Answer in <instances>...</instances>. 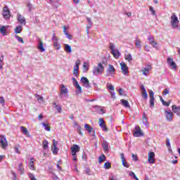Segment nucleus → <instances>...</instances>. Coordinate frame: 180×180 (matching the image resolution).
<instances>
[{
    "label": "nucleus",
    "mask_w": 180,
    "mask_h": 180,
    "mask_svg": "<svg viewBox=\"0 0 180 180\" xmlns=\"http://www.w3.org/2000/svg\"><path fill=\"white\" fill-rule=\"evenodd\" d=\"M133 134L134 137H141L144 136V133H143L141 128L139 126L135 127V131L133 132Z\"/></svg>",
    "instance_id": "5"
},
{
    "label": "nucleus",
    "mask_w": 180,
    "mask_h": 180,
    "mask_svg": "<svg viewBox=\"0 0 180 180\" xmlns=\"http://www.w3.org/2000/svg\"><path fill=\"white\" fill-rule=\"evenodd\" d=\"M53 105H54V108L58 112V113H61V110H62L61 107L57 105V103H54Z\"/></svg>",
    "instance_id": "40"
},
{
    "label": "nucleus",
    "mask_w": 180,
    "mask_h": 180,
    "mask_svg": "<svg viewBox=\"0 0 180 180\" xmlns=\"http://www.w3.org/2000/svg\"><path fill=\"white\" fill-rule=\"evenodd\" d=\"M148 162L149 164H155V153L154 152L148 153Z\"/></svg>",
    "instance_id": "8"
},
{
    "label": "nucleus",
    "mask_w": 180,
    "mask_h": 180,
    "mask_svg": "<svg viewBox=\"0 0 180 180\" xmlns=\"http://www.w3.org/2000/svg\"><path fill=\"white\" fill-rule=\"evenodd\" d=\"M77 133L80 135L82 136V128L81 126L78 125L77 126Z\"/></svg>",
    "instance_id": "46"
},
{
    "label": "nucleus",
    "mask_w": 180,
    "mask_h": 180,
    "mask_svg": "<svg viewBox=\"0 0 180 180\" xmlns=\"http://www.w3.org/2000/svg\"><path fill=\"white\" fill-rule=\"evenodd\" d=\"M2 105V106H5V98L4 97L0 96V105Z\"/></svg>",
    "instance_id": "52"
},
{
    "label": "nucleus",
    "mask_w": 180,
    "mask_h": 180,
    "mask_svg": "<svg viewBox=\"0 0 180 180\" xmlns=\"http://www.w3.org/2000/svg\"><path fill=\"white\" fill-rule=\"evenodd\" d=\"M172 110L174 113L177 115V116H180V105L178 107L176 105H173L172 106Z\"/></svg>",
    "instance_id": "18"
},
{
    "label": "nucleus",
    "mask_w": 180,
    "mask_h": 180,
    "mask_svg": "<svg viewBox=\"0 0 180 180\" xmlns=\"http://www.w3.org/2000/svg\"><path fill=\"white\" fill-rule=\"evenodd\" d=\"M150 44L153 47H157L158 46V44L154 40L150 41Z\"/></svg>",
    "instance_id": "53"
},
{
    "label": "nucleus",
    "mask_w": 180,
    "mask_h": 180,
    "mask_svg": "<svg viewBox=\"0 0 180 180\" xmlns=\"http://www.w3.org/2000/svg\"><path fill=\"white\" fill-rule=\"evenodd\" d=\"M73 74L75 77H78V75H79V73L78 70H73Z\"/></svg>",
    "instance_id": "62"
},
{
    "label": "nucleus",
    "mask_w": 180,
    "mask_h": 180,
    "mask_svg": "<svg viewBox=\"0 0 180 180\" xmlns=\"http://www.w3.org/2000/svg\"><path fill=\"white\" fill-rule=\"evenodd\" d=\"M65 34L66 35V37L69 39V40H72V35L70 34L68 32H66Z\"/></svg>",
    "instance_id": "55"
},
{
    "label": "nucleus",
    "mask_w": 180,
    "mask_h": 180,
    "mask_svg": "<svg viewBox=\"0 0 180 180\" xmlns=\"http://www.w3.org/2000/svg\"><path fill=\"white\" fill-rule=\"evenodd\" d=\"M42 125L44 126V129L46 131H50L51 128H50V126H49V124H46L45 123H42Z\"/></svg>",
    "instance_id": "42"
},
{
    "label": "nucleus",
    "mask_w": 180,
    "mask_h": 180,
    "mask_svg": "<svg viewBox=\"0 0 180 180\" xmlns=\"http://www.w3.org/2000/svg\"><path fill=\"white\" fill-rule=\"evenodd\" d=\"M135 46L139 49H141V41L140 39H137L135 41Z\"/></svg>",
    "instance_id": "39"
},
{
    "label": "nucleus",
    "mask_w": 180,
    "mask_h": 180,
    "mask_svg": "<svg viewBox=\"0 0 180 180\" xmlns=\"http://www.w3.org/2000/svg\"><path fill=\"white\" fill-rule=\"evenodd\" d=\"M18 169H19V172H21V174H23L25 171V167H23V165L22 163L19 164Z\"/></svg>",
    "instance_id": "37"
},
{
    "label": "nucleus",
    "mask_w": 180,
    "mask_h": 180,
    "mask_svg": "<svg viewBox=\"0 0 180 180\" xmlns=\"http://www.w3.org/2000/svg\"><path fill=\"white\" fill-rule=\"evenodd\" d=\"M20 129L23 133V134H25L27 137H30V135L29 134V131H27V129L25 127L21 126Z\"/></svg>",
    "instance_id": "26"
},
{
    "label": "nucleus",
    "mask_w": 180,
    "mask_h": 180,
    "mask_svg": "<svg viewBox=\"0 0 180 180\" xmlns=\"http://www.w3.org/2000/svg\"><path fill=\"white\" fill-rule=\"evenodd\" d=\"M72 155H77V153H79L81 148L78 145H73L71 148Z\"/></svg>",
    "instance_id": "13"
},
{
    "label": "nucleus",
    "mask_w": 180,
    "mask_h": 180,
    "mask_svg": "<svg viewBox=\"0 0 180 180\" xmlns=\"http://www.w3.org/2000/svg\"><path fill=\"white\" fill-rule=\"evenodd\" d=\"M52 41H58V38L56 36V33L53 34L52 36Z\"/></svg>",
    "instance_id": "51"
},
{
    "label": "nucleus",
    "mask_w": 180,
    "mask_h": 180,
    "mask_svg": "<svg viewBox=\"0 0 180 180\" xmlns=\"http://www.w3.org/2000/svg\"><path fill=\"white\" fill-rule=\"evenodd\" d=\"M132 158L134 161H139V157L136 155L132 154Z\"/></svg>",
    "instance_id": "57"
},
{
    "label": "nucleus",
    "mask_w": 180,
    "mask_h": 180,
    "mask_svg": "<svg viewBox=\"0 0 180 180\" xmlns=\"http://www.w3.org/2000/svg\"><path fill=\"white\" fill-rule=\"evenodd\" d=\"M150 108H154V98H150L149 101Z\"/></svg>",
    "instance_id": "48"
},
{
    "label": "nucleus",
    "mask_w": 180,
    "mask_h": 180,
    "mask_svg": "<svg viewBox=\"0 0 180 180\" xmlns=\"http://www.w3.org/2000/svg\"><path fill=\"white\" fill-rule=\"evenodd\" d=\"M165 115L166 120H167L168 122H172V120H174V113L171 112V110H165Z\"/></svg>",
    "instance_id": "9"
},
{
    "label": "nucleus",
    "mask_w": 180,
    "mask_h": 180,
    "mask_svg": "<svg viewBox=\"0 0 180 180\" xmlns=\"http://www.w3.org/2000/svg\"><path fill=\"white\" fill-rule=\"evenodd\" d=\"M121 160H122L123 167H125V168H129L130 167V165L126 162V158H124V154L123 153H121Z\"/></svg>",
    "instance_id": "20"
},
{
    "label": "nucleus",
    "mask_w": 180,
    "mask_h": 180,
    "mask_svg": "<svg viewBox=\"0 0 180 180\" xmlns=\"http://www.w3.org/2000/svg\"><path fill=\"white\" fill-rule=\"evenodd\" d=\"M52 179H53V180H60V178H58L57 176H56V175H53V176H52Z\"/></svg>",
    "instance_id": "64"
},
{
    "label": "nucleus",
    "mask_w": 180,
    "mask_h": 180,
    "mask_svg": "<svg viewBox=\"0 0 180 180\" xmlns=\"http://www.w3.org/2000/svg\"><path fill=\"white\" fill-rule=\"evenodd\" d=\"M3 17L4 19H10L11 18V10L8 6H5L3 8Z\"/></svg>",
    "instance_id": "6"
},
{
    "label": "nucleus",
    "mask_w": 180,
    "mask_h": 180,
    "mask_svg": "<svg viewBox=\"0 0 180 180\" xmlns=\"http://www.w3.org/2000/svg\"><path fill=\"white\" fill-rule=\"evenodd\" d=\"M34 161H36V160L32 158L30 159L29 162L30 169L32 171H36V167H34Z\"/></svg>",
    "instance_id": "21"
},
{
    "label": "nucleus",
    "mask_w": 180,
    "mask_h": 180,
    "mask_svg": "<svg viewBox=\"0 0 180 180\" xmlns=\"http://www.w3.org/2000/svg\"><path fill=\"white\" fill-rule=\"evenodd\" d=\"M142 123L145 125V126H148V118L147 117V115H146V113H143V117H142Z\"/></svg>",
    "instance_id": "24"
},
{
    "label": "nucleus",
    "mask_w": 180,
    "mask_h": 180,
    "mask_svg": "<svg viewBox=\"0 0 180 180\" xmlns=\"http://www.w3.org/2000/svg\"><path fill=\"white\" fill-rule=\"evenodd\" d=\"M84 129L88 131V133H92V131H94V128L89 124H84Z\"/></svg>",
    "instance_id": "25"
},
{
    "label": "nucleus",
    "mask_w": 180,
    "mask_h": 180,
    "mask_svg": "<svg viewBox=\"0 0 180 180\" xmlns=\"http://www.w3.org/2000/svg\"><path fill=\"white\" fill-rule=\"evenodd\" d=\"M18 20L21 25H26V20L25 19V17L22 16L20 14L18 15Z\"/></svg>",
    "instance_id": "22"
},
{
    "label": "nucleus",
    "mask_w": 180,
    "mask_h": 180,
    "mask_svg": "<svg viewBox=\"0 0 180 180\" xmlns=\"http://www.w3.org/2000/svg\"><path fill=\"white\" fill-rule=\"evenodd\" d=\"M0 32L1 33V34L3 36H6V29H5V26L3 25L0 27Z\"/></svg>",
    "instance_id": "33"
},
{
    "label": "nucleus",
    "mask_w": 180,
    "mask_h": 180,
    "mask_svg": "<svg viewBox=\"0 0 180 180\" xmlns=\"http://www.w3.org/2000/svg\"><path fill=\"white\" fill-rule=\"evenodd\" d=\"M150 11L152 12L153 15H155V11H154V8L150 7Z\"/></svg>",
    "instance_id": "63"
},
{
    "label": "nucleus",
    "mask_w": 180,
    "mask_h": 180,
    "mask_svg": "<svg viewBox=\"0 0 180 180\" xmlns=\"http://www.w3.org/2000/svg\"><path fill=\"white\" fill-rule=\"evenodd\" d=\"M104 168L105 169H110L112 168V165L109 162H106L104 164Z\"/></svg>",
    "instance_id": "35"
},
{
    "label": "nucleus",
    "mask_w": 180,
    "mask_h": 180,
    "mask_svg": "<svg viewBox=\"0 0 180 180\" xmlns=\"http://www.w3.org/2000/svg\"><path fill=\"white\" fill-rule=\"evenodd\" d=\"M149 96L150 98H154V91H153L152 90H150L149 91Z\"/></svg>",
    "instance_id": "61"
},
{
    "label": "nucleus",
    "mask_w": 180,
    "mask_h": 180,
    "mask_svg": "<svg viewBox=\"0 0 180 180\" xmlns=\"http://www.w3.org/2000/svg\"><path fill=\"white\" fill-rule=\"evenodd\" d=\"M65 51H66V53H71L72 49H71V46L67 44H65Z\"/></svg>",
    "instance_id": "34"
},
{
    "label": "nucleus",
    "mask_w": 180,
    "mask_h": 180,
    "mask_svg": "<svg viewBox=\"0 0 180 180\" xmlns=\"http://www.w3.org/2000/svg\"><path fill=\"white\" fill-rule=\"evenodd\" d=\"M81 82H82L83 85H84V86H89V80L88 79V78L85 77H82L81 78Z\"/></svg>",
    "instance_id": "23"
},
{
    "label": "nucleus",
    "mask_w": 180,
    "mask_h": 180,
    "mask_svg": "<svg viewBox=\"0 0 180 180\" xmlns=\"http://www.w3.org/2000/svg\"><path fill=\"white\" fill-rule=\"evenodd\" d=\"M57 144H58V142L56 141V139L53 140V146L52 148V153L54 155H57L58 154V148H57Z\"/></svg>",
    "instance_id": "14"
},
{
    "label": "nucleus",
    "mask_w": 180,
    "mask_h": 180,
    "mask_svg": "<svg viewBox=\"0 0 180 180\" xmlns=\"http://www.w3.org/2000/svg\"><path fill=\"white\" fill-rule=\"evenodd\" d=\"M107 88L109 91H115V87L109 83L107 84Z\"/></svg>",
    "instance_id": "44"
},
{
    "label": "nucleus",
    "mask_w": 180,
    "mask_h": 180,
    "mask_svg": "<svg viewBox=\"0 0 180 180\" xmlns=\"http://www.w3.org/2000/svg\"><path fill=\"white\" fill-rule=\"evenodd\" d=\"M42 146L43 148H44V150H46V148H49V141H47V140L43 141Z\"/></svg>",
    "instance_id": "36"
},
{
    "label": "nucleus",
    "mask_w": 180,
    "mask_h": 180,
    "mask_svg": "<svg viewBox=\"0 0 180 180\" xmlns=\"http://www.w3.org/2000/svg\"><path fill=\"white\" fill-rule=\"evenodd\" d=\"M125 60H127V61H132L133 60V58L131 57V54L129 53L125 55Z\"/></svg>",
    "instance_id": "38"
},
{
    "label": "nucleus",
    "mask_w": 180,
    "mask_h": 180,
    "mask_svg": "<svg viewBox=\"0 0 180 180\" xmlns=\"http://www.w3.org/2000/svg\"><path fill=\"white\" fill-rule=\"evenodd\" d=\"M81 64V60H77L75 62V67H74V70L78 71L79 70V65Z\"/></svg>",
    "instance_id": "31"
},
{
    "label": "nucleus",
    "mask_w": 180,
    "mask_h": 180,
    "mask_svg": "<svg viewBox=\"0 0 180 180\" xmlns=\"http://www.w3.org/2000/svg\"><path fill=\"white\" fill-rule=\"evenodd\" d=\"M67 29H68V27H67V25H64V26H63V32H64V34H65L66 33H68V32L67 31Z\"/></svg>",
    "instance_id": "59"
},
{
    "label": "nucleus",
    "mask_w": 180,
    "mask_h": 180,
    "mask_svg": "<svg viewBox=\"0 0 180 180\" xmlns=\"http://www.w3.org/2000/svg\"><path fill=\"white\" fill-rule=\"evenodd\" d=\"M28 176L31 180H37V179L36 178V176H34V174H32V173H29L28 174Z\"/></svg>",
    "instance_id": "43"
},
{
    "label": "nucleus",
    "mask_w": 180,
    "mask_h": 180,
    "mask_svg": "<svg viewBox=\"0 0 180 180\" xmlns=\"http://www.w3.org/2000/svg\"><path fill=\"white\" fill-rule=\"evenodd\" d=\"M35 98H37V101L44 102V98H43V96H40L39 94H35Z\"/></svg>",
    "instance_id": "41"
},
{
    "label": "nucleus",
    "mask_w": 180,
    "mask_h": 180,
    "mask_svg": "<svg viewBox=\"0 0 180 180\" xmlns=\"http://www.w3.org/2000/svg\"><path fill=\"white\" fill-rule=\"evenodd\" d=\"M120 66H121V70H122V73L124 75H127V74H129V68H127V65L122 62L120 63Z\"/></svg>",
    "instance_id": "11"
},
{
    "label": "nucleus",
    "mask_w": 180,
    "mask_h": 180,
    "mask_svg": "<svg viewBox=\"0 0 180 180\" xmlns=\"http://www.w3.org/2000/svg\"><path fill=\"white\" fill-rule=\"evenodd\" d=\"M60 164H63V162L61 160H59L56 165V167L59 171H62L63 169L61 168V166H60Z\"/></svg>",
    "instance_id": "47"
},
{
    "label": "nucleus",
    "mask_w": 180,
    "mask_h": 180,
    "mask_svg": "<svg viewBox=\"0 0 180 180\" xmlns=\"http://www.w3.org/2000/svg\"><path fill=\"white\" fill-rule=\"evenodd\" d=\"M142 97L144 98V99H147L148 98V96L147 94V91H142Z\"/></svg>",
    "instance_id": "50"
},
{
    "label": "nucleus",
    "mask_w": 180,
    "mask_h": 180,
    "mask_svg": "<svg viewBox=\"0 0 180 180\" xmlns=\"http://www.w3.org/2000/svg\"><path fill=\"white\" fill-rule=\"evenodd\" d=\"M115 72H116V69H115L113 65H108V69L107 70L108 75H113Z\"/></svg>",
    "instance_id": "16"
},
{
    "label": "nucleus",
    "mask_w": 180,
    "mask_h": 180,
    "mask_svg": "<svg viewBox=\"0 0 180 180\" xmlns=\"http://www.w3.org/2000/svg\"><path fill=\"white\" fill-rule=\"evenodd\" d=\"M53 46H55L57 50H59L60 45H58V41H53Z\"/></svg>",
    "instance_id": "49"
},
{
    "label": "nucleus",
    "mask_w": 180,
    "mask_h": 180,
    "mask_svg": "<svg viewBox=\"0 0 180 180\" xmlns=\"http://www.w3.org/2000/svg\"><path fill=\"white\" fill-rule=\"evenodd\" d=\"M83 70L84 72H88V70H89V65H88V63L84 62L83 64Z\"/></svg>",
    "instance_id": "30"
},
{
    "label": "nucleus",
    "mask_w": 180,
    "mask_h": 180,
    "mask_svg": "<svg viewBox=\"0 0 180 180\" xmlns=\"http://www.w3.org/2000/svg\"><path fill=\"white\" fill-rule=\"evenodd\" d=\"M106 65V62L105 61H102V63H98V65L96 68H94V74L95 75H98V74H102V72H103V71H105V66Z\"/></svg>",
    "instance_id": "1"
},
{
    "label": "nucleus",
    "mask_w": 180,
    "mask_h": 180,
    "mask_svg": "<svg viewBox=\"0 0 180 180\" xmlns=\"http://www.w3.org/2000/svg\"><path fill=\"white\" fill-rule=\"evenodd\" d=\"M86 20H87V22H89V25H87V29H86V32L87 33H89V29H90V27L92 26V20H91V18H89V17H87L86 18Z\"/></svg>",
    "instance_id": "29"
},
{
    "label": "nucleus",
    "mask_w": 180,
    "mask_h": 180,
    "mask_svg": "<svg viewBox=\"0 0 180 180\" xmlns=\"http://www.w3.org/2000/svg\"><path fill=\"white\" fill-rule=\"evenodd\" d=\"M15 33H21L22 32V27L21 26H18L15 28Z\"/></svg>",
    "instance_id": "45"
},
{
    "label": "nucleus",
    "mask_w": 180,
    "mask_h": 180,
    "mask_svg": "<svg viewBox=\"0 0 180 180\" xmlns=\"http://www.w3.org/2000/svg\"><path fill=\"white\" fill-rule=\"evenodd\" d=\"M129 176H132L134 178V179H139V178H137V176H136V174H134V172H131L129 173Z\"/></svg>",
    "instance_id": "54"
},
{
    "label": "nucleus",
    "mask_w": 180,
    "mask_h": 180,
    "mask_svg": "<svg viewBox=\"0 0 180 180\" xmlns=\"http://www.w3.org/2000/svg\"><path fill=\"white\" fill-rule=\"evenodd\" d=\"M166 145L167 146V147H168L169 148H171V143L169 142V139H167Z\"/></svg>",
    "instance_id": "60"
},
{
    "label": "nucleus",
    "mask_w": 180,
    "mask_h": 180,
    "mask_svg": "<svg viewBox=\"0 0 180 180\" xmlns=\"http://www.w3.org/2000/svg\"><path fill=\"white\" fill-rule=\"evenodd\" d=\"M121 103L122 106H124V108H130V104L129 103V101H127V100L122 99Z\"/></svg>",
    "instance_id": "27"
},
{
    "label": "nucleus",
    "mask_w": 180,
    "mask_h": 180,
    "mask_svg": "<svg viewBox=\"0 0 180 180\" xmlns=\"http://www.w3.org/2000/svg\"><path fill=\"white\" fill-rule=\"evenodd\" d=\"M110 49L111 50V54H112L113 57L115 58H119L120 56V52H119V50L115 49V45L113 43L110 44Z\"/></svg>",
    "instance_id": "4"
},
{
    "label": "nucleus",
    "mask_w": 180,
    "mask_h": 180,
    "mask_svg": "<svg viewBox=\"0 0 180 180\" xmlns=\"http://www.w3.org/2000/svg\"><path fill=\"white\" fill-rule=\"evenodd\" d=\"M60 98H63V96H67V94H68V89L65 87V85L64 84H60Z\"/></svg>",
    "instance_id": "7"
},
{
    "label": "nucleus",
    "mask_w": 180,
    "mask_h": 180,
    "mask_svg": "<svg viewBox=\"0 0 180 180\" xmlns=\"http://www.w3.org/2000/svg\"><path fill=\"white\" fill-rule=\"evenodd\" d=\"M170 23L172 29H176V27L179 26V20H178V17L176 16V15H175V13H173L172 15Z\"/></svg>",
    "instance_id": "2"
},
{
    "label": "nucleus",
    "mask_w": 180,
    "mask_h": 180,
    "mask_svg": "<svg viewBox=\"0 0 180 180\" xmlns=\"http://www.w3.org/2000/svg\"><path fill=\"white\" fill-rule=\"evenodd\" d=\"M106 160V156H105L104 154H102L99 158H98V163L102 164L103 161Z\"/></svg>",
    "instance_id": "32"
},
{
    "label": "nucleus",
    "mask_w": 180,
    "mask_h": 180,
    "mask_svg": "<svg viewBox=\"0 0 180 180\" xmlns=\"http://www.w3.org/2000/svg\"><path fill=\"white\" fill-rule=\"evenodd\" d=\"M168 94H169V89H165L162 93V95H168Z\"/></svg>",
    "instance_id": "58"
},
{
    "label": "nucleus",
    "mask_w": 180,
    "mask_h": 180,
    "mask_svg": "<svg viewBox=\"0 0 180 180\" xmlns=\"http://www.w3.org/2000/svg\"><path fill=\"white\" fill-rule=\"evenodd\" d=\"M98 125L104 131H108V127H106V124L105 123V120L103 118H100L98 120Z\"/></svg>",
    "instance_id": "12"
},
{
    "label": "nucleus",
    "mask_w": 180,
    "mask_h": 180,
    "mask_svg": "<svg viewBox=\"0 0 180 180\" xmlns=\"http://www.w3.org/2000/svg\"><path fill=\"white\" fill-rule=\"evenodd\" d=\"M167 64L169 65V67H172L173 70H176V63L174 61V58L168 57Z\"/></svg>",
    "instance_id": "10"
},
{
    "label": "nucleus",
    "mask_w": 180,
    "mask_h": 180,
    "mask_svg": "<svg viewBox=\"0 0 180 180\" xmlns=\"http://www.w3.org/2000/svg\"><path fill=\"white\" fill-rule=\"evenodd\" d=\"M102 147L104 150V151H108L109 150V143L106 141H104L102 143Z\"/></svg>",
    "instance_id": "28"
},
{
    "label": "nucleus",
    "mask_w": 180,
    "mask_h": 180,
    "mask_svg": "<svg viewBox=\"0 0 180 180\" xmlns=\"http://www.w3.org/2000/svg\"><path fill=\"white\" fill-rule=\"evenodd\" d=\"M152 68H153L151 67V65H146L143 69L141 70L143 75H146V76L149 75L150 71H151Z\"/></svg>",
    "instance_id": "15"
},
{
    "label": "nucleus",
    "mask_w": 180,
    "mask_h": 180,
    "mask_svg": "<svg viewBox=\"0 0 180 180\" xmlns=\"http://www.w3.org/2000/svg\"><path fill=\"white\" fill-rule=\"evenodd\" d=\"M0 147L3 150H6L8 147V141L6 140V136L4 135H0Z\"/></svg>",
    "instance_id": "3"
},
{
    "label": "nucleus",
    "mask_w": 180,
    "mask_h": 180,
    "mask_svg": "<svg viewBox=\"0 0 180 180\" xmlns=\"http://www.w3.org/2000/svg\"><path fill=\"white\" fill-rule=\"evenodd\" d=\"M37 49L39 50V51H41V53H44V51H46V49H44V43H43L41 39H39Z\"/></svg>",
    "instance_id": "17"
},
{
    "label": "nucleus",
    "mask_w": 180,
    "mask_h": 180,
    "mask_svg": "<svg viewBox=\"0 0 180 180\" xmlns=\"http://www.w3.org/2000/svg\"><path fill=\"white\" fill-rule=\"evenodd\" d=\"M16 39L18 40V41H20V43H25V41H23V39L19 36H16Z\"/></svg>",
    "instance_id": "56"
},
{
    "label": "nucleus",
    "mask_w": 180,
    "mask_h": 180,
    "mask_svg": "<svg viewBox=\"0 0 180 180\" xmlns=\"http://www.w3.org/2000/svg\"><path fill=\"white\" fill-rule=\"evenodd\" d=\"M72 81L74 82V86H75L76 89H77V91H79V92H82V88L81 87V86H79V84H78V81H77V79L73 77Z\"/></svg>",
    "instance_id": "19"
}]
</instances>
